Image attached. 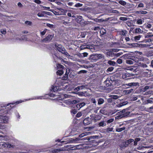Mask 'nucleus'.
Segmentation results:
<instances>
[{"label": "nucleus", "mask_w": 153, "mask_h": 153, "mask_svg": "<svg viewBox=\"0 0 153 153\" xmlns=\"http://www.w3.org/2000/svg\"><path fill=\"white\" fill-rule=\"evenodd\" d=\"M46 31L47 29H45L43 31L41 32L40 34L42 35H44L46 33Z\"/></svg>", "instance_id": "56"}, {"label": "nucleus", "mask_w": 153, "mask_h": 153, "mask_svg": "<svg viewBox=\"0 0 153 153\" xmlns=\"http://www.w3.org/2000/svg\"><path fill=\"white\" fill-rule=\"evenodd\" d=\"M143 22H144L143 20L142 19H139L137 20V23L138 25H141Z\"/></svg>", "instance_id": "37"}, {"label": "nucleus", "mask_w": 153, "mask_h": 153, "mask_svg": "<svg viewBox=\"0 0 153 153\" xmlns=\"http://www.w3.org/2000/svg\"><path fill=\"white\" fill-rule=\"evenodd\" d=\"M120 147L121 148L126 147H127V146H126V144L125 141L122 142L120 144Z\"/></svg>", "instance_id": "38"}, {"label": "nucleus", "mask_w": 153, "mask_h": 153, "mask_svg": "<svg viewBox=\"0 0 153 153\" xmlns=\"http://www.w3.org/2000/svg\"><path fill=\"white\" fill-rule=\"evenodd\" d=\"M126 129V127H123L120 128H117L116 129V131L118 132H120Z\"/></svg>", "instance_id": "30"}, {"label": "nucleus", "mask_w": 153, "mask_h": 153, "mask_svg": "<svg viewBox=\"0 0 153 153\" xmlns=\"http://www.w3.org/2000/svg\"><path fill=\"white\" fill-rule=\"evenodd\" d=\"M59 90L58 88L56 86H53L51 89V91L54 92H56Z\"/></svg>", "instance_id": "25"}, {"label": "nucleus", "mask_w": 153, "mask_h": 153, "mask_svg": "<svg viewBox=\"0 0 153 153\" xmlns=\"http://www.w3.org/2000/svg\"><path fill=\"white\" fill-rule=\"evenodd\" d=\"M116 54V53H114L113 52H106V54L107 56H111L113 57L115 56Z\"/></svg>", "instance_id": "16"}, {"label": "nucleus", "mask_w": 153, "mask_h": 153, "mask_svg": "<svg viewBox=\"0 0 153 153\" xmlns=\"http://www.w3.org/2000/svg\"><path fill=\"white\" fill-rule=\"evenodd\" d=\"M55 46L57 50L59 52L64 53L67 56L69 55L68 53L66 52L65 48L61 45L56 44L55 45Z\"/></svg>", "instance_id": "1"}, {"label": "nucleus", "mask_w": 153, "mask_h": 153, "mask_svg": "<svg viewBox=\"0 0 153 153\" xmlns=\"http://www.w3.org/2000/svg\"><path fill=\"white\" fill-rule=\"evenodd\" d=\"M7 109L6 108H2L0 109V116L1 117H7V121L8 120V118L7 116H2L1 115V114L3 113H7Z\"/></svg>", "instance_id": "6"}, {"label": "nucleus", "mask_w": 153, "mask_h": 153, "mask_svg": "<svg viewBox=\"0 0 153 153\" xmlns=\"http://www.w3.org/2000/svg\"><path fill=\"white\" fill-rule=\"evenodd\" d=\"M63 70L62 69L59 70L56 72L57 74L59 76L61 75L63 73Z\"/></svg>", "instance_id": "35"}, {"label": "nucleus", "mask_w": 153, "mask_h": 153, "mask_svg": "<svg viewBox=\"0 0 153 153\" xmlns=\"http://www.w3.org/2000/svg\"><path fill=\"white\" fill-rule=\"evenodd\" d=\"M78 102V101L76 100H74L71 102V103L72 104H75Z\"/></svg>", "instance_id": "62"}, {"label": "nucleus", "mask_w": 153, "mask_h": 153, "mask_svg": "<svg viewBox=\"0 0 153 153\" xmlns=\"http://www.w3.org/2000/svg\"><path fill=\"white\" fill-rule=\"evenodd\" d=\"M0 146H1L2 147H4L10 148L11 146V145L9 144H7V143H0Z\"/></svg>", "instance_id": "14"}, {"label": "nucleus", "mask_w": 153, "mask_h": 153, "mask_svg": "<svg viewBox=\"0 0 153 153\" xmlns=\"http://www.w3.org/2000/svg\"><path fill=\"white\" fill-rule=\"evenodd\" d=\"M110 97L114 99H117L119 98V96L117 95H111Z\"/></svg>", "instance_id": "43"}, {"label": "nucleus", "mask_w": 153, "mask_h": 153, "mask_svg": "<svg viewBox=\"0 0 153 153\" xmlns=\"http://www.w3.org/2000/svg\"><path fill=\"white\" fill-rule=\"evenodd\" d=\"M79 140H80V139L79 138H76L75 139L71 138L69 142L71 143H76Z\"/></svg>", "instance_id": "13"}, {"label": "nucleus", "mask_w": 153, "mask_h": 153, "mask_svg": "<svg viewBox=\"0 0 153 153\" xmlns=\"http://www.w3.org/2000/svg\"><path fill=\"white\" fill-rule=\"evenodd\" d=\"M100 33L101 35H104L106 33V30L104 28H102L100 30Z\"/></svg>", "instance_id": "24"}, {"label": "nucleus", "mask_w": 153, "mask_h": 153, "mask_svg": "<svg viewBox=\"0 0 153 153\" xmlns=\"http://www.w3.org/2000/svg\"><path fill=\"white\" fill-rule=\"evenodd\" d=\"M70 86L69 85H66L65 86V89L66 90H68V91L70 90H71V88H70Z\"/></svg>", "instance_id": "53"}, {"label": "nucleus", "mask_w": 153, "mask_h": 153, "mask_svg": "<svg viewBox=\"0 0 153 153\" xmlns=\"http://www.w3.org/2000/svg\"><path fill=\"white\" fill-rule=\"evenodd\" d=\"M90 133V132H85V133H82L79 135V137L78 138H79L80 139L81 138L83 137L84 136H86L88 134Z\"/></svg>", "instance_id": "26"}, {"label": "nucleus", "mask_w": 153, "mask_h": 153, "mask_svg": "<svg viewBox=\"0 0 153 153\" xmlns=\"http://www.w3.org/2000/svg\"><path fill=\"white\" fill-rule=\"evenodd\" d=\"M85 103L84 102L78 103L76 105V109L79 110L82 107L85 106Z\"/></svg>", "instance_id": "11"}, {"label": "nucleus", "mask_w": 153, "mask_h": 153, "mask_svg": "<svg viewBox=\"0 0 153 153\" xmlns=\"http://www.w3.org/2000/svg\"><path fill=\"white\" fill-rule=\"evenodd\" d=\"M54 36V34H49L46 38H44L42 40L43 42H49L52 39Z\"/></svg>", "instance_id": "2"}, {"label": "nucleus", "mask_w": 153, "mask_h": 153, "mask_svg": "<svg viewBox=\"0 0 153 153\" xmlns=\"http://www.w3.org/2000/svg\"><path fill=\"white\" fill-rule=\"evenodd\" d=\"M147 103H153V101L151 99H148L146 100Z\"/></svg>", "instance_id": "60"}, {"label": "nucleus", "mask_w": 153, "mask_h": 153, "mask_svg": "<svg viewBox=\"0 0 153 153\" xmlns=\"http://www.w3.org/2000/svg\"><path fill=\"white\" fill-rule=\"evenodd\" d=\"M90 60H91L92 61L96 62L97 61L95 54H92L91 55L89 58Z\"/></svg>", "instance_id": "12"}, {"label": "nucleus", "mask_w": 153, "mask_h": 153, "mask_svg": "<svg viewBox=\"0 0 153 153\" xmlns=\"http://www.w3.org/2000/svg\"><path fill=\"white\" fill-rule=\"evenodd\" d=\"M82 115V114L81 112H78L76 114V117H79Z\"/></svg>", "instance_id": "54"}, {"label": "nucleus", "mask_w": 153, "mask_h": 153, "mask_svg": "<svg viewBox=\"0 0 153 153\" xmlns=\"http://www.w3.org/2000/svg\"><path fill=\"white\" fill-rule=\"evenodd\" d=\"M100 113L103 114H106L107 112L106 111L103 109H102L100 110Z\"/></svg>", "instance_id": "40"}, {"label": "nucleus", "mask_w": 153, "mask_h": 153, "mask_svg": "<svg viewBox=\"0 0 153 153\" xmlns=\"http://www.w3.org/2000/svg\"><path fill=\"white\" fill-rule=\"evenodd\" d=\"M135 13L137 14H140L143 15H145L147 14L148 12L146 11H137L135 12Z\"/></svg>", "instance_id": "15"}, {"label": "nucleus", "mask_w": 153, "mask_h": 153, "mask_svg": "<svg viewBox=\"0 0 153 153\" xmlns=\"http://www.w3.org/2000/svg\"><path fill=\"white\" fill-rule=\"evenodd\" d=\"M58 19L60 20H64V18H67V17L66 16H61L59 17H58Z\"/></svg>", "instance_id": "50"}, {"label": "nucleus", "mask_w": 153, "mask_h": 153, "mask_svg": "<svg viewBox=\"0 0 153 153\" xmlns=\"http://www.w3.org/2000/svg\"><path fill=\"white\" fill-rule=\"evenodd\" d=\"M135 33H142L143 32L140 28H136L135 30Z\"/></svg>", "instance_id": "32"}, {"label": "nucleus", "mask_w": 153, "mask_h": 153, "mask_svg": "<svg viewBox=\"0 0 153 153\" xmlns=\"http://www.w3.org/2000/svg\"><path fill=\"white\" fill-rule=\"evenodd\" d=\"M97 61L99 59H104L105 56L104 55L101 54H95Z\"/></svg>", "instance_id": "9"}, {"label": "nucleus", "mask_w": 153, "mask_h": 153, "mask_svg": "<svg viewBox=\"0 0 153 153\" xmlns=\"http://www.w3.org/2000/svg\"><path fill=\"white\" fill-rule=\"evenodd\" d=\"M122 60L120 59H119L117 61V62L118 63L120 64L122 63Z\"/></svg>", "instance_id": "58"}, {"label": "nucleus", "mask_w": 153, "mask_h": 153, "mask_svg": "<svg viewBox=\"0 0 153 153\" xmlns=\"http://www.w3.org/2000/svg\"><path fill=\"white\" fill-rule=\"evenodd\" d=\"M126 62L127 64L130 65L134 63V62H133L132 60L130 59H128L126 60Z\"/></svg>", "instance_id": "39"}, {"label": "nucleus", "mask_w": 153, "mask_h": 153, "mask_svg": "<svg viewBox=\"0 0 153 153\" xmlns=\"http://www.w3.org/2000/svg\"><path fill=\"white\" fill-rule=\"evenodd\" d=\"M120 20L122 21H126L128 19V18L125 17H120Z\"/></svg>", "instance_id": "51"}, {"label": "nucleus", "mask_w": 153, "mask_h": 153, "mask_svg": "<svg viewBox=\"0 0 153 153\" xmlns=\"http://www.w3.org/2000/svg\"><path fill=\"white\" fill-rule=\"evenodd\" d=\"M104 102V100L103 99L100 98L98 100V104L99 105H101Z\"/></svg>", "instance_id": "22"}, {"label": "nucleus", "mask_w": 153, "mask_h": 153, "mask_svg": "<svg viewBox=\"0 0 153 153\" xmlns=\"http://www.w3.org/2000/svg\"><path fill=\"white\" fill-rule=\"evenodd\" d=\"M134 141V140L133 139H130L125 141L126 144V146H128V145L131 143L133 142Z\"/></svg>", "instance_id": "20"}, {"label": "nucleus", "mask_w": 153, "mask_h": 153, "mask_svg": "<svg viewBox=\"0 0 153 153\" xmlns=\"http://www.w3.org/2000/svg\"><path fill=\"white\" fill-rule=\"evenodd\" d=\"M114 69V68L113 67H111L108 68L107 70V71H111Z\"/></svg>", "instance_id": "59"}, {"label": "nucleus", "mask_w": 153, "mask_h": 153, "mask_svg": "<svg viewBox=\"0 0 153 153\" xmlns=\"http://www.w3.org/2000/svg\"><path fill=\"white\" fill-rule=\"evenodd\" d=\"M25 24L26 25L29 26H32L33 25L31 22L28 21H25Z\"/></svg>", "instance_id": "23"}, {"label": "nucleus", "mask_w": 153, "mask_h": 153, "mask_svg": "<svg viewBox=\"0 0 153 153\" xmlns=\"http://www.w3.org/2000/svg\"><path fill=\"white\" fill-rule=\"evenodd\" d=\"M138 84L137 82H131L128 84H126V85L128 86H136Z\"/></svg>", "instance_id": "17"}, {"label": "nucleus", "mask_w": 153, "mask_h": 153, "mask_svg": "<svg viewBox=\"0 0 153 153\" xmlns=\"http://www.w3.org/2000/svg\"><path fill=\"white\" fill-rule=\"evenodd\" d=\"M134 74L131 73H124L122 76V77L123 79H126V78L128 77H129L131 76H133Z\"/></svg>", "instance_id": "5"}, {"label": "nucleus", "mask_w": 153, "mask_h": 153, "mask_svg": "<svg viewBox=\"0 0 153 153\" xmlns=\"http://www.w3.org/2000/svg\"><path fill=\"white\" fill-rule=\"evenodd\" d=\"M119 3L123 6H124L126 4V2L125 1L122 0L119 1Z\"/></svg>", "instance_id": "41"}, {"label": "nucleus", "mask_w": 153, "mask_h": 153, "mask_svg": "<svg viewBox=\"0 0 153 153\" xmlns=\"http://www.w3.org/2000/svg\"><path fill=\"white\" fill-rule=\"evenodd\" d=\"M7 117H1L0 116V123H6L7 122Z\"/></svg>", "instance_id": "10"}, {"label": "nucleus", "mask_w": 153, "mask_h": 153, "mask_svg": "<svg viewBox=\"0 0 153 153\" xmlns=\"http://www.w3.org/2000/svg\"><path fill=\"white\" fill-rule=\"evenodd\" d=\"M144 7V4L142 3H140L138 5L137 8L138 7Z\"/></svg>", "instance_id": "57"}, {"label": "nucleus", "mask_w": 153, "mask_h": 153, "mask_svg": "<svg viewBox=\"0 0 153 153\" xmlns=\"http://www.w3.org/2000/svg\"><path fill=\"white\" fill-rule=\"evenodd\" d=\"M134 90V89L133 88H131L127 90H125L124 92L126 94H130Z\"/></svg>", "instance_id": "27"}, {"label": "nucleus", "mask_w": 153, "mask_h": 153, "mask_svg": "<svg viewBox=\"0 0 153 153\" xmlns=\"http://www.w3.org/2000/svg\"><path fill=\"white\" fill-rule=\"evenodd\" d=\"M108 63L111 65L114 66L116 63V62L113 61L111 60H109L108 61Z\"/></svg>", "instance_id": "29"}, {"label": "nucleus", "mask_w": 153, "mask_h": 153, "mask_svg": "<svg viewBox=\"0 0 153 153\" xmlns=\"http://www.w3.org/2000/svg\"><path fill=\"white\" fill-rule=\"evenodd\" d=\"M56 66L58 68H63V67L62 65L59 64H57V65H56Z\"/></svg>", "instance_id": "55"}, {"label": "nucleus", "mask_w": 153, "mask_h": 153, "mask_svg": "<svg viewBox=\"0 0 153 153\" xmlns=\"http://www.w3.org/2000/svg\"><path fill=\"white\" fill-rule=\"evenodd\" d=\"M46 25L50 28H53L54 27V26L53 25L49 23H47Z\"/></svg>", "instance_id": "47"}, {"label": "nucleus", "mask_w": 153, "mask_h": 153, "mask_svg": "<svg viewBox=\"0 0 153 153\" xmlns=\"http://www.w3.org/2000/svg\"><path fill=\"white\" fill-rule=\"evenodd\" d=\"M59 13V15H65L67 10L66 9H63L61 8H57Z\"/></svg>", "instance_id": "3"}, {"label": "nucleus", "mask_w": 153, "mask_h": 153, "mask_svg": "<svg viewBox=\"0 0 153 153\" xmlns=\"http://www.w3.org/2000/svg\"><path fill=\"white\" fill-rule=\"evenodd\" d=\"M112 81L110 80V79L108 78L104 82V84L106 87H108L112 85Z\"/></svg>", "instance_id": "4"}, {"label": "nucleus", "mask_w": 153, "mask_h": 153, "mask_svg": "<svg viewBox=\"0 0 153 153\" xmlns=\"http://www.w3.org/2000/svg\"><path fill=\"white\" fill-rule=\"evenodd\" d=\"M98 137V136L95 135V136H91L90 137H89L88 139V140H90L91 139H94L97 138Z\"/></svg>", "instance_id": "45"}, {"label": "nucleus", "mask_w": 153, "mask_h": 153, "mask_svg": "<svg viewBox=\"0 0 153 153\" xmlns=\"http://www.w3.org/2000/svg\"><path fill=\"white\" fill-rule=\"evenodd\" d=\"M49 11L52 12L56 15H59V13L58 10L57 9L56 11L54 10H49Z\"/></svg>", "instance_id": "34"}, {"label": "nucleus", "mask_w": 153, "mask_h": 153, "mask_svg": "<svg viewBox=\"0 0 153 153\" xmlns=\"http://www.w3.org/2000/svg\"><path fill=\"white\" fill-rule=\"evenodd\" d=\"M128 103V102H127V101H125V102H121L120 103H121L122 106H123L124 105H126Z\"/></svg>", "instance_id": "63"}, {"label": "nucleus", "mask_w": 153, "mask_h": 153, "mask_svg": "<svg viewBox=\"0 0 153 153\" xmlns=\"http://www.w3.org/2000/svg\"><path fill=\"white\" fill-rule=\"evenodd\" d=\"M83 123L85 125H88L91 123V119L89 118H86L84 120Z\"/></svg>", "instance_id": "8"}, {"label": "nucleus", "mask_w": 153, "mask_h": 153, "mask_svg": "<svg viewBox=\"0 0 153 153\" xmlns=\"http://www.w3.org/2000/svg\"><path fill=\"white\" fill-rule=\"evenodd\" d=\"M144 146H139L137 148V149L139 150H142L143 149Z\"/></svg>", "instance_id": "64"}, {"label": "nucleus", "mask_w": 153, "mask_h": 153, "mask_svg": "<svg viewBox=\"0 0 153 153\" xmlns=\"http://www.w3.org/2000/svg\"><path fill=\"white\" fill-rule=\"evenodd\" d=\"M130 59L133 61V62H137L139 61L138 58L136 57H132Z\"/></svg>", "instance_id": "21"}, {"label": "nucleus", "mask_w": 153, "mask_h": 153, "mask_svg": "<svg viewBox=\"0 0 153 153\" xmlns=\"http://www.w3.org/2000/svg\"><path fill=\"white\" fill-rule=\"evenodd\" d=\"M142 36L140 35L136 36L134 37V39L135 41H137L140 40V38Z\"/></svg>", "instance_id": "36"}, {"label": "nucleus", "mask_w": 153, "mask_h": 153, "mask_svg": "<svg viewBox=\"0 0 153 153\" xmlns=\"http://www.w3.org/2000/svg\"><path fill=\"white\" fill-rule=\"evenodd\" d=\"M127 33V31L126 30H123L120 32V34L122 35L125 36Z\"/></svg>", "instance_id": "42"}, {"label": "nucleus", "mask_w": 153, "mask_h": 153, "mask_svg": "<svg viewBox=\"0 0 153 153\" xmlns=\"http://www.w3.org/2000/svg\"><path fill=\"white\" fill-rule=\"evenodd\" d=\"M114 120V119L113 118H111L109 120H107V123H110L112 122H113Z\"/></svg>", "instance_id": "61"}, {"label": "nucleus", "mask_w": 153, "mask_h": 153, "mask_svg": "<svg viewBox=\"0 0 153 153\" xmlns=\"http://www.w3.org/2000/svg\"><path fill=\"white\" fill-rule=\"evenodd\" d=\"M141 139L140 138H136L135 139V140L134 141V145L136 146L137 145V142L140 140Z\"/></svg>", "instance_id": "28"}, {"label": "nucleus", "mask_w": 153, "mask_h": 153, "mask_svg": "<svg viewBox=\"0 0 153 153\" xmlns=\"http://www.w3.org/2000/svg\"><path fill=\"white\" fill-rule=\"evenodd\" d=\"M153 36V35L151 34L150 33H148L145 36V37L146 38H147L150 37H152Z\"/></svg>", "instance_id": "49"}, {"label": "nucleus", "mask_w": 153, "mask_h": 153, "mask_svg": "<svg viewBox=\"0 0 153 153\" xmlns=\"http://www.w3.org/2000/svg\"><path fill=\"white\" fill-rule=\"evenodd\" d=\"M94 20L95 22H100L105 21L104 19H99L98 18L95 19Z\"/></svg>", "instance_id": "33"}, {"label": "nucleus", "mask_w": 153, "mask_h": 153, "mask_svg": "<svg viewBox=\"0 0 153 153\" xmlns=\"http://www.w3.org/2000/svg\"><path fill=\"white\" fill-rule=\"evenodd\" d=\"M91 116H92V119L95 121L99 120L101 118V117L99 115L92 114Z\"/></svg>", "instance_id": "7"}, {"label": "nucleus", "mask_w": 153, "mask_h": 153, "mask_svg": "<svg viewBox=\"0 0 153 153\" xmlns=\"http://www.w3.org/2000/svg\"><path fill=\"white\" fill-rule=\"evenodd\" d=\"M91 46H89L88 45H81L80 47L81 50H83L85 48H90Z\"/></svg>", "instance_id": "18"}, {"label": "nucleus", "mask_w": 153, "mask_h": 153, "mask_svg": "<svg viewBox=\"0 0 153 153\" xmlns=\"http://www.w3.org/2000/svg\"><path fill=\"white\" fill-rule=\"evenodd\" d=\"M65 149L63 148H61L60 149H55L54 151L55 153L56 152H58L61 151H64L65 150Z\"/></svg>", "instance_id": "31"}, {"label": "nucleus", "mask_w": 153, "mask_h": 153, "mask_svg": "<svg viewBox=\"0 0 153 153\" xmlns=\"http://www.w3.org/2000/svg\"><path fill=\"white\" fill-rule=\"evenodd\" d=\"M63 96L64 97L66 98H70L71 97H72L71 95L68 94H64Z\"/></svg>", "instance_id": "52"}, {"label": "nucleus", "mask_w": 153, "mask_h": 153, "mask_svg": "<svg viewBox=\"0 0 153 153\" xmlns=\"http://www.w3.org/2000/svg\"><path fill=\"white\" fill-rule=\"evenodd\" d=\"M98 126L99 127H103L104 126H105L106 125V123H105V122L103 120L100 122V123H99L98 124Z\"/></svg>", "instance_id": "19"}, {"label": "nucleus", "mask_w": 153, "mask_h": 153, "mask_svg": "<svg viewBox=\"0 0 153 153\" xmlns=\"http://www.w3.org/2000/svg\"><path fill=\"white\" fill-rule=\"evenodd\" d=\"M91 102L94 104L95 106L96 105V101L95 98H92L91 99Z\"/></svg>", "instance_id": "46"}, {"label": "nucleus", "mask_w": 153, "mask_h": 153, "mask_svg": "<svg viewBox=\"0 0 153 153\" xmlns=\"http://www.w3.org/2000/svg\"><path fill=\"white\" fill-rule=\"evenodd\" d=\"M87 85H82L81 86H79V88L80 89H82L85 88L87 87Z\"/></svg>", "instance_id": "48"}, {"label": "nucleus", "mask_w": 153, "mask_h": 153, "mask_svg": "<svg viewBox=\"0 0 153 153\" xmlns=\"http://www.w3.org/2000/svg\"><path fill=\"white\" fill-rule=\"evenodd\" d=\"M149 88V87L148 86H145L144 88L142 89V91L143 92L146 91Z\"/></svg>", "instance_id": "44"}]
</instances>
